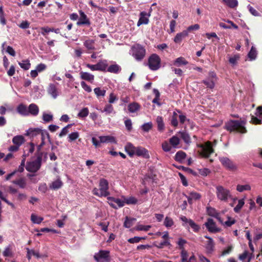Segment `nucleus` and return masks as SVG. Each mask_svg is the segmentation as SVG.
Returning <instances> with one entry per match:
<instances>
[{"instance_id":"nucleus-1","label":"nucleus","mask_w":262,"mask_h":262,"mask_svg":"<svg viewBox=\"0 0 262 262\" xmlns=\"http://www.w3.org/2000/svg\"><path fill=\"white\" fill-rule=\"evenodd\" d=\"M216 141L213 144L210 141H207L203 143H198V152L202 158H208L214 152L213 146H215Z\"/></svg>"},{"instance_id":"nucleus-2","label":"nucleus","mask_w":262,"mask_h":262,"mask_svg":"<svg viewBox=\"0 0 262 262\" xmlns=\"http://www.w3.org/2000/svg\"><path fill=\"white\" fill-rule=\"evenodd\" d=\"M246 122L242 120H231L225 124V128L230 132H237L242 134L246 133L247 130L245 127Z\"/></svg>"},{"instance_id":"nucleus-3","label":"nucleus","mask_w":262,"mask_h":262,"mask_svg":"<svg viewBox=\"0 0 262 262\" xmlns=\"http://www.w3.org/2000/svg\"><path fill=\"white\" fill-rule=\"evenodd\" d=\"M99 188H94L93 190V193L99 197L107 196L110 195L108 191V182L107 180L101 178L99 180Z\"/></svg>"},{"instance_id":"nucleus-4","label":"nucleus","mask_w":262,"mask_h":262,"mask_svg":"<svg viewBox=\"0 0 262 262\" xmlns=\"http://www.w3.org/2000/svg\"><path fill=\"white\" fill-rule=\"evenodd\" d=\"M215 189V193L219 200L227 202L229 199H232V195L229 189L222 185L216 186Z\"/></svg>"},{"instance_id":"nucleus-5","label":"nucleus","mask_w":262,"mask_h":262,"mask_svg":"<svg viewBox=\"0 0 262 262\" xmlns=\"http://www.w3.org/2000/svg\"><path fill=\"white\" fill-rule=\"evenodd\" d=\"M42 158L40 156L35 157L34 159H32L30 161L27 163L26 169L30 172H36L41 166Z\"/></svg>"},{"instance_id":"nucleus-6","label":"nucleus","mask_w":262,"mask_h":262,"mask_svg":"<svg viewBox=\"0 0 262 262\" xmlns=\"http://www.w3.org/2000/svg\"><path fill=\"white\" fill-rule=\"evenodd\" d=\"M132 56L138 61L142 60L145 55L146 51L145 48L139 44L133 46L131 49Z\"/></svg>"},{"instance_id":"nucleus-7","label":"nucleus","mask_w":262,"mask_h":262,"mask_svg":"<svg viewBox=\"0 0 262 262\" xmlns=\"http://www.w3.org/2000/svg\"><path fill=\"white\" fill-rule=\"evenodd\" d=\"M161 59L156 54H152L148 59V66L150 70L156 71L160 68Z\"/></svg>"},{"instance_id":"nucleus-8","label":"nucleus","mask_w":262,"mask_h":262,"mask_svg":"<svg viewBox=\"0 0 262 262\" xmlns=\"http://www.w3.org/2000/svg\"><path fill=\"white\" fill-rule=\"evenodd\" d=\"M94 258L97 262H110V252L107 250H100L95 253Z\"/></svg>"},{"instance_id":"nucleus-9","label":"nucleus","mask_w":262,"mask_h":262,"mask_svg":"<svg viewBox=\"0 0 262 262\" xmlns=\"http://www.w3.org/2000/svg\"><path fill=\"white\" fill-rule=\"evenodd\" d=\"M217 79V77L215 72L210 71L208 73V76L202 82L207 88L213 89L215 86V83Z\"/></svg>"},{"instance_id":"nucleus-10","label":"nucleus","mask_w":262,"mask_h":262,"mask_svg":"<svg viewBox=\"0 0 262 262\" xmlns=\"http://www.w3.org/2000/svg\"><path fill=\"white\" fill-rule=\"evenodd\" d=\"M222 164L228 170L235 171L237 169L236 164L227 157H222L219 158Z\"/></svg>"},{"instance_id":"nucleus-11","label":"nucleus","mask_w":262,"mask_h":262,"mask_svg":"<svg viewBox=\"0 0 262 262\" xmlns=\"http://www.w3.org/2000/svg\"><path fill=\"white\" fill-rule=\"evenodd\" d=\"M180 220L185 224H188L190 227L193 229L194 232H198L200 229V227L196 224L191 219H187L185 216H181Z\"/></svg>"},{"instance_id":"nucleus-12","label":"nucleus","mask_w":262,"mask_h":262,"mask_svg":"<svg viewBox=\"0 0 262 262\" xmlns=\"http://www.w3.org/2000/svg\"><path fill=\"white\" fill-rule=\"evenodd\" d=\"M256 116H252L251 121L254 124L262 123V106H258L255 112Z\"/></svg>"},{"instance_id":"nucleus-13","label":"nucleus","mask_w":262,"mask_h":262,"mask_svg":"<svg viewBox=\"0 0 262 262\" xmlns=\"http://www.w3.org/2000/svg\"><path fill=\"white\" fill-rule=\"evenodd\" d=\"M204 225L210 232L216 233L220 230V229L216 227L215 223L212 219H208L207 222H206Z\"/></svg>"},{"instance_id":"nucleus-14","label":"nucleus","mask_w":262,"mask_h":262,"mask_svg":"<svg viewBox=\"0 0 262 262\" xmlns=\"http://www.w3.org/2000/svg\"><path fill=\"white\" fill-rule=\"evenodd\" d=\"M150 14L147 13L145 11L141 12L139 15V19L137 23V26H140L141 25H146L149 22V17Z\"/></svg>"},{"instance_id":"nucleus-15","label":"nucleus","mask_w":262,"mask_h":262,"mask_svg":"<svg viewBox=\"0 0 262 262\" xmlns=\"http://www.w3.org/2000/svg\"><path fill=\"white\" fill-rule=\"evenodd\" d=\"M80 17L77 22L78 26L87 25L90 26L91 22L86 15L81 10L79 11Z\"/></svg>"},{"instance_id":"nucleus-16","label":"nucleus","mask_w":262,"mask_h":262,"mask_svg":"<svg viewBox=\"0 0 262 262\" xmlns=\"http://www.w3.org/2000/svg\"><path fill=\"white\" fill-rule=\"evenodd\" d=\"M135 155L145 159H149L150 157L148 151L146 148L141 146L136 147Z\"/></svg>"},{"instance_id":"nucleus-17","label":"nucleus","mask_w":262,"mask_h":262,"mask_svg":"<svg viewBox=\"0 0 262 262\" xmlns=\"http://www.w3.org/2000/svg\"><path fill=\"white\" fill-rule=\"evenodd\" d=\"M205 238L208 239L206 244L205 248L207 253H211L214 250L215 245L214 241L211 237L207 235H205Z\"/></svg>"},{"instance_id":"nucleus-18","label":"nucleus","mask_w":262,"mask_h":262,"mask_svg":"<svg viewBox=\"0 0 262 262\" xmlns=\"http://www.w3.org/2000/svg\"><path fill=\"white\" fill-rule=\"evenodd\" d=\"M188 34L187 31L185 30L181 32L177 33L173 39V41L175 43H179L182 41L183 39L188 36Z\"/></svg>"},{"instance_id":"nucleus-19","label":"nucleus","mask_w":262,"mask_h":262,"mask_svg":"<svg viewBox=\"0 0 262 262\" xmlns=\"http://www.w3.org/2000/svg\"><path fill=\"white\" fill-rule=\"evenodd\" d=\"M136 147L130 142L127 143L125 146V150L130 157H133L135 154Z\"/></svg>"},{"instance_id":"nucleus-20","label":"nucleus","mask_w":262,"mask_h":262,"mask_svg":"<svg viewBox=\"0 0 262 262\" xmlns=\"http://www.w3.org/2000/svg\"><path fill=\"white\" fill-rule=\"evenodd\" d=\"M156 122L157 124L158 130L160 132H163L165 129V124L163 117L162 116H158L156 118Z\"/></svg>"},{"instance_id":"nucleus-21","label":"nucleus","mask_w":262,"mask_h":262,"mask_svg":"<svg viewBox=\"0 0 262 262\" xmlns=\"http://www.w3.org/2000/svg\"><path fill=\"white\" fill-rule=\"evenodd\" d=\"M17 112L23 116L29 115V112L27 106L23 103L19 104L16 108Z\"/></svg>"},{"instance_id":"nucleus-22","label":"nucleus","mask_w":262,"mask_h":262,"mask_svg":"<svg viewBox=\"0 0 262 262\" xmlns=\"http://www.w3.org/2000/svg\"><path fill=\"white\" fill-rule=\"evenodd\" d=\"M207 212L209 216L214 217L217 219L220 222H222L221 217H220L219 213H218L214 208L211 207H207Z\"/></svg>"},{"instance_id":"nucleus-23","label":"nucleus","mask_w":262,"mask_h":262,"mask_svg":"<svg viewBox=\"0 0 262 262\" xmlns=\"http://www.w3.org/2000/svg\"><path fill=\"white\" fill-rule=\"evenodd\" d=\"M99 139L100 140V142H101L102 143H116L115 138L111 136H99Z\"/></svg>"},{"instance_id":"nucleus-24","label":"nucleus","mask_w":262,"mask_h":262,"mask_svg":"<svg viewBox=\"0 0 262 262\" xmlns=\"http://www.w3.org/2000/svg\"><path fill=\"white\" fill-rule=\"evenodd\" d=\"M201 195L200 193L194 191L190 192L189 193V195L186 196L188 201L190 204L192 203V200H199L201 198Z\"/></svg>"},{"instance_id":"nucleus-25","label":"nucleus","mask_w":262,"mask_h":262,"mask_svg":"<svg viewBox=\"0 0 262 262\" xmlns=\"http://www.w3.org/2000/svg\"><path fill=\"white\" fill-rule=\"evenodd\" d=\"M28 110L29 114H30L33 116H37L39 113V108L37 105L34 103L30 104Z\"/></svg>"},{"instance_id":"nucleus-26","label":"nucleus","mask_w":262,"mask_h":262,"mask_svg":"<svg viewBox=\"0 0 262 262\" xmlns=\"http://www.w3.org/2000/svg\"><path fill=\"white\" fill-rule=\"evenodd\" d=\"M257 55V52L256 48L252 46L251 50L248 52L247 57L249 61H253L256 59Z\"/></svg>"},{"instance_id":"nucleus-27","label":"nucleus","mask_w":262,"mask_h":262,"mask_svg":"<svg viewBox=\"0 0 262 262\" xmlns=\"http://www.w3.org/2000/svg\"><path fill=\"white\" fill-rule=\"evenodd\" d=\"M186 157V154L184 151L180 150L178 151L174 157V159L179 163H182Z\"/></svg>"},{"instance_id":"nucleus-28","label":"nucleus","mask_w":262,"mask_h":262,"mask_svg":"<svg viewBox=\"0 0 262 262\" xmlns=\"http://www.w3.org/2000/svg\"><path fill=\"white\" fill-rule=\"evenodd\" d=\"M48 92L49 94H50L54 99H55L58 96L57 88L54 84H50L48 89Z\"/></svg>"},{"instance_id":"nucleus-29","label":"nucleus","mask_w":262,"mask_h":262,"mask_svg":"<svg viewBox=\"0 0 262 262\" xmlns=\"http://www.w3.org/2000/svg\"><path fill=\"white\" fill-rule=\"evenodd\" d=\"M107 200L108 201H113L114 202L115 205L117 206V208L118 207H122L125 205L124 200H121L120 199L110 196L107 198Z\"/></svg>"},{"instance_id":"nucleus-30","label":"nucleus","mask_w":262,"mask_h":262,"mask_svg":"<svg viewBox=\"0 0 262 262\" xmlns=\"http://www.w3.org/2000/svg\"><path fill=\"white\" fill-rule=\"evenodd\" d=\"M101 113H105L106 115H108L112 113L115 114L114 107L111 104H106L103 110H99Z\"/></svg>"},{"instance_id":"nucleus-31","label":"nucleus","mask_w":262,"mask_h":262,"mask_svg":"<svg viewBox=\"0 0 262 262\" xmlns=\"http://www.w3.org/2000/svg\"><path fill=\"white\" fill-rule=\"evenodd\" d=\"M80 77L82 79L92 82L94 79V76L89 73L81 72Z\"/></svg>"},{"instance_id":"nucleus-32","label":"nucleus","mask_w":262,"mask_h":262,"mask_svg":"<svg viewBox=\"0 0 262 262\" xmlns=\"http://www.w3.org/2000/svg\"><path fill=\"white\" fill-rule=\"evenodd\" d=\"M63 183L60 179L53 181L50 185V188L53 190H57L60 188Z\"/></svg>"},{"instance_id":"nucleus-33","label":"nucleus","mask_w":262,"mask_h":262,"mask_svg":"<svg viewBox=\"0 0 262 262\" xmlns=\"http://www.w3.org/2000/svg\"><path fill=\"white\" fill-rule=\"evenodd\" d=\"M188 63V61L183 57H178L173 61V64L177 67L186 65Z\"/></svg>"},{"instance_id":"nucleus-34","label":"nucleus","mask_w":262,"mask_h":262,"mask_svg":"<svg viewBox=\"0 0 262 262\" xmlns=\"http://www.w3.org/2000/svg\"><path fill=\"white\" fill-rule=\"evenodd\" d=\"M140 105L136 103V102H133L132 103H130L128 105V110L130 113H133L137 112L140 110Z\"/></svg>"},{"instance_id":"nucleus-35","label":"nucleus","mask_w":262,"mask_h":262,"mask_svg":"<svg viewBox=\"0 0 262 262\" xmlns=\"http://www.w3.org/2000/svg\"><path fill=\"white\" fill-rule=\"evenodd\" d=\"M179 135L185 143L188 144L191 142L190 137L186 132H180Z\"/></svg>"},{"instance_id":"nucleus-36","label":"nucleus","mask_w":262,"mask_h":262,"mask_svg":"<svg viewBox=\"0 0 262 262\" xmlns=\"http://www.w3.org/2000/svg\"><path fill=\"white\" fill-rule=\"evenodd\" d=\"M12 142L14 144L18 145L19 147L24 143V138L23 136H16L13 137Z\"/></svg>"},{"instance_id":"nucleus-37","label":"nucleus","mask_w":262,"mask_h":262,"mask_svg":"<svg viewBox=\"0 0 262 262\" xmlns=\"http://www.w3.org/2000/svg\"><path fill=\"white\" fill-rule=\"evenodd\" d=\"M26 250L27 252V257L29 260L31 258L32 255L36 256L37 258H39L40 257L38 251H35L34 250H30L28 248H26Z\"/></svg>"},{"instance_id":"nucleus-38","label":"nucleus","mask_w":262,"mask_h":262,"mask_svg":"<svg viewBox=\"0 0 262 262\" xmlns=\"http://www.w3.org/2000/svg\"><path fill=\"white\" fill-rule=\"evenodd\" d=\"M35 149V144L32 142L28 143L25 147L24 152L26 153V154H32Z\"/></svg>"},{"instance_id":"nucleus-39","label":"nucleus","mask_w":262,"mask_h":262,"mask_svg":"<svg viewBox=\"0 0 262 262\" xmlns=\"http://www.w3.org/2000/svg\"><path fill=\"white\" fill-rule=\"evenodd\" d=\"M169 141L173 148H178V145L180 144V139L178 137L173 136L169 139Z\"/></svg>"},{"instance_id":"nucleus-40","label":"nucleus","mask_w":262,"mask_h":262,"mask_svg":"<svg viewBox=\"0 0 262 262\" xmlns=\"http://www.w3.org/2000/svg\"><path fill=\"white\" fill-rule=\"evenodd\" d=\"M121 67L117 64L111 65L107 68L108 72L113 73H118L121 71Z\"/></svg>"},{"instance_id":"nucleus-41","label":"nucleus","mask_w":262,"mask_h":262,"mask_svg":"<svg viewBox=\"0 0 262 262\" xmlns=\"http://www.w3.org/2000/svg\"><path fill=\"white\" fill-rule=\"evenodd\" d=\"M12 183L15 185H18L20 188H25L27 185L26 180L24 178H20L19 179L13 181Z\"/></svg>"},{"instance_id":"nucleus-42","label":"nucleus","mask_w":262,"mask_h":262,"mask_svg":"<svg viewBox=\"0 0 262 262\" xmlns=\"http://www.w3.org/2000/svg\"><path fill=\"white\" fill-rule=\"evenodd\" d=\"M99 71H105L107 67V60H101L97 63Z\"/></svg>"},{"instance_id":"nucleus-43","label":"nucleus","mask_w":262,"mask_h":262,"mask_svg":"<svg viewBox=\"0 0 262 262\" xmlns=\"http://www.w3.org/2000/svg\"><path fill=\"white\" fill-rule=\"evenodd\" d=\"M223 2L229 7L235 8L238 6L237 0H223Z\"/></svg>"},{"instance_id":"nucleus-44","label":"nucleus","mask_w":262,"mask_h":262,"mask_svg":"<svg viewBox=\"0 0 262 262\" xmlns=\"http://www.w3.org/2000/svg\"><path fill=\"white\" fill-rule=\"evenodd\" d=\"M251 186L249 184L240 185L238 184L236 186V190L239 192H242L244 191H249L251 190Z\"/></svg>"},{"instance_id":"nucleus-45","label":"nucleus","mask_w":262,"mask_h":262,"mask_svg":"<svg viewBox=\"0 0 262 262\" xmlns=\"http://www.w3.org/2000/svg\"><path fill=\"white\" fill-rule=\"evenodd\" d=\"M125 204L127 205H135L138 202V200L134 196H129L128 198L123 197Z\"/></svg>"},{"instance_id":"nucleus-46","label":"nucleus","mask_w":262,"mask_h":262,"mask_svg":"<svg viewBox=\"0 0 262 262\" xmlns=\"http://www.w3.org/2000/svg\"><path fill=\"white\" fill-rule=\"evenodd\" d=\"M240 59V55L239 54H234L233 56L229 59V63L233 66L237 64L238 61Z\"/></svg>"},{"instance_id":"nucleus-47","label":"nucleus","mask_w":262,"mask_h":262,"mask_svg":"<svg viewBox=\"0 0 262 262\" xmlns=\"http://www.w3.org/2000/svg\"><path fill=\"white\" fill-rule=\"evenodd\" d=\"M84 46L88 50H94V40L92 39L86 40L83 43Z\"/></svg>"},{"instance_id":"nucleus-48","label":"nucleus","mask_w":262,"mask_h":262,"mask_svg":"<svg viewBox=\"0 0 262 262\" xmlns=\"http://www.w3.org/2000/svg\"><path fill=\"white\" fill-rule=\"evenodd\" d=\"M41 129L38 128H30L27 132V134L31 137H34L40 134Z\"/></svg>"},{"instance_id":"nucleus-49","label":"nucleus","mask_w":262,"mask_h":262,"mask_svg":"<svg viewBox=\"0 0 262 262\" xmlns=\"http://www.w3.org/2000/svg\"><path fill=\"white\" fill-rule=\"evenodd\" d=\"M245 204L244 199H240L238 200L237 205L234 208V211L236 213H239Z\"/></svg>"},{"instance_id":"nucleus-50","label":"nucleus","mask_w":262,"mask_h":262,"mask_svg":"<svg viewBox=\"0 0 262 262\" xmlns=\"http://www.w3.org/2000/svg\"><path fill=\"white\" fill-rule=\"evenodd\" d=\"M18 64L19 66L25 70H28L30 68L31 64L29 60H25L22 61V62H19Z\"/></svg>"},{"instance_id":"nucleus-51","label":"nucleus","mask_w":262,"mask_h":262,"mask_svg":"<svg viewBox=\"0 0 262 262\" xmlns=\"http://www.w3.org/2000/svg\"><path fill=\"white\" fill-rule=\"evenodd\" d=\"M42 146L41 145L39 144L37 146V150L35 154V157H38V156H40L41 158H42L43 156H45V159L47 158V152H43L41 151V149L42 148Z\"/></svg>"},{"instance_id":"nucleus-52","label":"nucleus","mask_w":262,"mask_h":262,"mask_svg":"<svg viewBox=\"0 0 262 262\" xmlns=\"http://www.w3.org/2000/svg\"><path fill=\"white\" fill-rule=\"evenodd\" d=\"M43 220V219L42 217L38 216L34 214H32L31 215V220L34 224H39Z\"/></svg>"},{"instance_id":"nucleus-53","label":"nucleus","mask_w":262,"mask_h":262,"mask_svg":"<svg viewBox=\"0 0 262 262\" xmlns=\"http://www.w3.org/2000/svg\"><path fill=\"white\" fill-rule=\"evenodd\" d=\"M41 135V140H45L46 138H48L49 142L51 144L52 142L50 139V135L47 132V130L44 129L42 130L41 129V131L40 132V134Z\"/></svg>"},{"instance_id":"nucleus-54","label":"nucleus","mask_w":262,"mask_h":262,"mask_svg":"<svg viewBox=\"0 0 262 262\" xmlns=\"http://www.w3.org/2000/svg\"><path fill=\"white\" fill-rule=\"evenodd\" d=\"M94 92L98 98L100 96H104L106 93V91L105 90L101 89L99 87L95 88L94 89Z\"/></svg>"},{"instance_id":"nucleus-55","label":"nucleus","mask_w":262,"mask_h":262,"mask_svg":"<svg viewBox=\"0 0 262 262\" xmlns=\"http://www.w3.org/2000/svg\"><path fill=\"white\" fill-rule=\"evenodd\" d=\"M162 148L164 151L169 152L172 149V146L170 143L165 141L162 143Z\"/></svg>"},{"instance_id":"nucleus-56","label":"nucleus","mask_w":262,"mask_h":262,"mask_svg":"<svg viewBox=\"0 0 262 262\" xmlns=\"http://www.w3.org/2000/svg\"><path fill=\"white\" fill-rule=\"evenodd\" d=\"M53 116L51 114H47L45 112L42 114V120L45 123L49 122L53 120Z\"/></svg>"},{"instance_id":"nucleus-57","label":"nucleus","mask_w":262,"mask_h":262,"mask_svg":"<svg viewBox=\"0 0 262 262\" xmlns=\"http://www.w3.org/2000/svg\"><path fill=\"white\" fill-rule=\"evenodd\" d=\"M174 223L173 220L168 216H166L165 218L164 221V225L167 228H170L172 227Z\"/></svg>"},{"instance_id":"nucleus-58","label":"nucleus","mask_w":262,"mask_h":262,"mask_svg":"<svg viewBox=\"0 0 262 262\" xmlns=\"http://www.w3.org/2000/svg\"><path fill=\"white\" fill-rule=\"evenodd\" d=\"M153 92L155 95V98L152 100V103L157 104L158 105H160V103L159 102L160 94L159 91L157 89H154Z\"/></svg>"},{"instance_id":"nucleus-59","label":"nucleus","mask_w":262,"mask_h":262,"mask_svg":"<svg viewBox=\"0 0 262 262\" xmlns=\"http://www.w3.org/2000/svg\"><path fill=\"white\" fill-rule=\"evenodd\" d=\"M145 237L134 236L127 239V242L130 244L138 243L142 239H145Z\"/></svg>"},{"instance_id":"nucleus-60","label":"nucleus","mask_w":262,"mask_h":262,"mask_svg":"<svg viewBox=\"0 0 262 262\" xmlns=\"http://www.w3.org/2000/svg\"><path fill=\"white\" fill-rule=\"evenodd\" d=\"M135 220V219L126 217L124 223V226L127 228L131 227L133 226V222Z\"/></svg>"},{"instance_id":"nucleus-61","label":"nucleus","mask_w":262,"mask_h":262,"mask_svg":"<svg viewBox=\"0 0 262 262\" xmlns=\"http://www.w3.org/2000/svg\"><path fill=\"white\" fill-rule=\"evenodd\" d=\"M141 129L145 132H149L152 127V123L151 122H149L143 124L141 126Z\"/></svg>"},{"instance_id":"nucleus-62","label":"nucleus","mask_w":262,"mask_h":262,"mask_svg":"<svg viewBox=\"0 0 262 262\" xmlns=\"http://www.w3.org/2000/svg\"><path fill=\"white\" fill-rule=\"evenodd\" d=\"M3 256L5 257H11L13 255V252L11 248V246H7L3 252Z\"/></svg>"},{"instance_id":"nucleus-63","label":"nucleus","mask_w":262,"mask_h":262,"mask_svg":"<svg viewBox=\"0 0 262 262\" xmlns=\"http://www.w3.org/2000/svg\"><path fill=\"white\" fill-rule=\"evenodd\" d=\"M89 111L87 107L83 108L78 114V116L79 118H85L89 115Z\"/></svg>"},{"instance_id":"nucleus-64","label":"nucleus","mask_w":262,"mask_h":262,"mask_svg":"<svg viewBox=\"0 0 262 262\" xmlns=\"http://www.w3.org/2000/svg\"><path fill=\"white\" fill-rule=\"evenodd\" d=\"M79 133L77 132H73L69 135L68 136V141L72 142L73 141L75 140L79 137Z\"/></svg>"}]
</instances>
